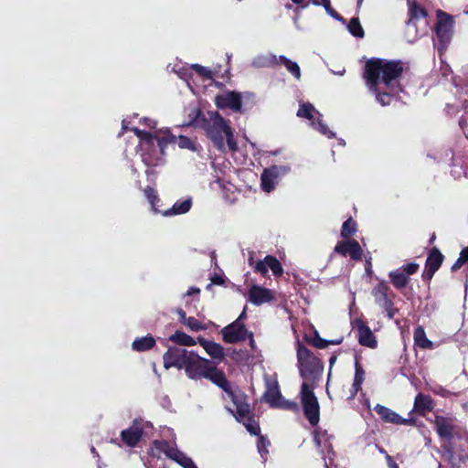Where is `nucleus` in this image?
Masks as SVG:
<instances>
[{
  "instance_id": "nucleus-1",
  "label": "nucleus",
  "mask_w": 468,
  "mask_h": 468,
  "mask_svg": "<svg viewBox=\"0 0 468 468\" xmlns=\"http://www.w3.org/2000/svg\"><path fill=\"white\" fill-rule=\"evenodd\" d=\"M400 62L372 58L366 64L364 77L367 85L382 106L391 103L392 98L401 91L398 78L402 74Z\"/></svg>"
},
{
  "instance_id": "nucleus-2",
  "label": "nucleus",
  "mask_w": 468,
  "mask_h": 468,
  "mask_svg": "<svg viewBox=\"0 0 468 468\" xmlns=\"http://www.w3.org/2000/svg\"><path fill=\"white\" fill-rule=\"evenodd\" d=\"M198 122L207 137L218 151L225 153L227 150H238L231 126L218 112H207Z\"/></svg>"
},
{
  "instance_id": "nucleus-3",
  "label": "nucleus",
  "mask_w": 468,
  "mask_h": 468,
  "mask_svg": "<svg viewBox=\"0 0 468 468\" xmlns=\"http://www.w3.org/2000/svg\"><path fill=\"white\" fill-rule=\"evenodd\" d=\"M134 133L140 138V149L142 160L147 166H158L165 162V148L168 144L170 132L168 129H159L154 133L132 128Z\"/></svg>"
},
{
  "instance_id": "nucleus-4",
  "label": "nucleus",
  "mask_w": 468,
  "mask_h": 468,
  "mask_svg": "<svg viewBox=\"0 0 468 468\" xmlns=\"http://www.w3.org/2000/svg\"><path fill=\"white\" fill-rule=\"evenodd\" d=\"M186 376L194 380L201 378L209 379L212 383L222 388L225 392L229 391V382L225 374L218 370L213 362L200 357L193 353L185 368Z\"/></svg>"
},
{
  "instance_id": "nucleus-5",
  "label": "nucleus",
  "mask_w": 468,
  "mask_h": 468,
  "mask_svg": "<svg viewBox=\"0 0 468 468\" xmlns=\"http://www.w3.org/2000/svg\"><path fill=\"white\" fill-rule=\"evenodd\" d=\"M297 361L300 376L303 379V383L309 382L311 385H315L323 372L321 361L301 344H298L297 347Z\"/></svg>"
},
{
  "instance_id": "nucleus-6",
  "label": "nucleus",
  "mask_w": 468,
  "mask_h": 468,
  "mask_svg": "<svg viewBox=\"0 0 468 468\" xmlns=\"http://www.w3.org/2000/svg\"><path fill=\"white\" fill-rule=\"evenodd\" d=\"M314 385H311L309 382L303 383L300 396L305 417L310 424L316 425L320 419V408L318 399L314 393Z\"/></svg>"
},
{
  "instance_id": "nucleus-7",
  "label": "nucleus",
  "mask_w": 468,
  "mask_h": 468,
  "mask_svg": "<svg viewBox=\"0 0 468 468\" xmlns=\"http://www.w3.org/2000/svg\"><path fill=\"white\" fill-rule=\"evenodd\" d=\"M297 116L306 118L311 121V125L323 135L328 138H334L335 133L332 132L321 120L322 115L311 103H302L297 112Z\"/></svg>"
},
{
  "instance_id": "nucleus-8",
  "label": "nucleus",
  "mask_w": 468,
  "mask_h": 468,
  "mask_svg": "<svg viewBox=\"0 0 468 468\" xmlns=\"http://www.w3.org/2000/svg\"><path fill=\"white\" fill-rule=\"evenodd\" d=\"M266 386L267 388L263 398L271 407L292 410H297V404L295 402L285 400L282 398L277 381H267Z\"/></svg>"
},
{
  "instance_id": "nucleus-9",
  "label": "nucleus",
  "mask_w": 468,
  "mask_h": 468,
  "mask_svg": "<svg viewBox=\"0 0 468 468\" xmlns=\"http://www.w3.org/2000/svg\"><path fill=\"white\" fill-rule=\"evenodd\" d=\"M193 353L178 346L169 347L163 356L164 367L166 369L173 367L185 369Z\"/></svg>"
},
{
  "instance_id": "nucleus-10",
  "label": "nucleus",
  "mask_w": 468,
  "mask_h": 468,
  "mask_svg": "<svg viewBox=\"0 0 468 468\" xmlns=\"http://www.w3.org/2000/svg\"><path fill=\"white\" fill-rule=\"evenodd\" d=\"M223 339L225 342L233 344L240 341H244L247 337L250 338V346H253L254 340L252 333L249 332L243 323L239 321H234L230 324L225 326L221 330Z\"/></svg>"
},
{
  "instance_id": "nucleus-11",
  "label": "nucleus",
  "mask_w": 468,
  "mask_h": 468,
  "mask_svg": "<svg viewBox=\"0 0 468 468\" xmlns=\"http://www.w3.org/2000/svg\"><path fill=\"white\" fill-rule=\"evenodd\" d=\"M289 171L290 167L287 165H272L265 168L261 176L262 190L268 193L274 190L281 177Z\"/></svg>"
},
{
  "instance_id": "nucleus-12",
  "label": "nucleus",
  "mask_w": 468,
  "mask_h": 468,
  "mask_svg": "<svg viewBox=\"0 0 468 468\" xmlns=\"http://www.w3.org/2000/svg\"><path fill=\"white\" fill-rule=\"evenodd\" d=\"M453 19L447 14L439 11L438 22L436 25V35L440 41L439 49H444L452 37Z\"/></svg>"
},
{
  "instance_id": "nucleus-13",
  "label": "nucleus",
  "mask_w": 468,
  "mask_h": 468,
  "mask_svg": "<svg viewBox=\"0 0 468 468\" xmlns=\"http://www.w3.org/2000/svg\"><path fill=\"white\" fill-rule=\"evenodd\" d=\"M150 424L143 420H134L133 425L121 432L122 441L129 447H134L141 441L144 431Z\"/></svg>"
},
{
  "instance_id": "nucleus-14",
  "label": "nucleus",
  "mask_w": 468,
  "mask_h": 468,
  "mask_svg": "<svg viewBox=\"0 0 468 468\" xmlns=\"http://www.w3.org/2000/svg\"><path fill=\"white\" fill-rule=\"evenodd\" d=\"M155 445L163 450L166 456L176 461L183 468H197L191 458L186 456L184 452L172 447L166 441H156Z\"/></svg>"
},
{
  "instance_id": "nucleus-15",
  "label": "nucleus",
  "mask_w": 468,
  "mask_h": 468,
  "mask_svg": "<svg viewBox=\"0 0 468 468\" xmlns=\"http://www.w3.org/2000/svg\"><path fill=\"white\" fill-rule=\"evenodd\" d=\"M215 102L218 108H229L234 112H240L242 105L241 95L236 91H225L217 95Z\"/></svg>"
},
{
  "instance_id": "nucleus-16",
  "label": "nucleus",
  "mask_w": 468,
  "mask_h": 468,
  "mask_svg": "<svg viewBox=\"0 0 468 468\" xmlns=\"http://www.w3.org/2000/svg\"><path fill=\"white\" fill-rule=\"evenodd\" d=\"M434 425L438 435L441 438L452 440L455 428V420L451 417L437 415L434 419Z\"/></svg>"
},
{
  "instance_id": "nucleus-17",
  "label": "nucleus",
  "mask_w": 468,
  "mask_h": 468,
  "mask_svg": "<svg viewBox=\"0 0 468 468\" xmlns=\"http://www.w3.org/2000/svg\"><path fill=\"white\" fill-rule=\"evenodd\" d=\"M372 295L374 296L375 303L381 308L387 305L390 301H393L395 296L385 281L379 282L372 289Z\"/></svg>"
},
{
  "instance_id": "nucleus-18",
  "label": "nucleus",
  "mask_w": 468,
  "mask_h": 468,
  "mask_svg": "<svg viewBox=\"0 0 468 468\" xmlns=\"http://www.w3.org/2000/svg\"><path fill=\"white\" fill-rule=\"evenodd\" d=\"M375 410L386 422L401 425H411L414 422L412 419L402 418L395 411L379 404L375 407Z\"/></svg>"
},
{
  "instance_id": "nucleus-19",
  "label": "nucleus",
  "mask_w": 468,
  "mask_h": 468,
  "mask_svg": "<svg viewBox=\"0 0 468 468\" xmlns=\"http://www.w3.org/2000/svg\"><path fill=\"white\" fill-rule=\"evenodd\" d=\"M356 326L357 328L359 344L370 348H375L377 346V340L370 328L362 321H357Z\"/></svg>"
},
{
  "instance_id": "nucleus-20",
  "label": "nucleus",
  "mask_w": 468,
  "mask_h": 468,
  "mask_svg": "<svg viewBox=\"0 0 468 468\" xmlns=\"http://www.w3.org/2000/svg\"><path fill=\"white\" fill-rule=\"evenodd\" d=\"M250 301L256 305L268 303L272 299L271 291L258 285H253L249 292Z\"/></svg>"
},
{
  "instance_id": "nucleus-21",
  "label": "nucleus",
  "mask_w": 468,
  "mask_h": 468,
  "mask_svg": "<svg viewBox=\"0 0 468 468\" xmlns=\"http://www.w3.org/2000/svg\"><path fill=\"white\" fill-rule=\"evenodd\" d=\"M334 439L333 435L328 434L327 431L316 430L314 431V442L318 448L322 450V452L326 450L328 453L333 452V445L332 440Z\"/></svg>"
},
{
  "instance_id": "nucleus-22",
  "label": "nucleus",
  "mask_w": 468,
  "mask_h": 468,
  "mask_svg": "<svg viewBox=\"0 0 468 468\" xmlns=\"http://www.w3.org/2000/svg\"><path fill=\"white\" fill-rule=\"evenodd\" d=\"M426 12L423 8L413 5L410 8V19L407 23V30L413 31L417 28L418 21H423L426 24L425 20Z\"/></svg>"
},
{
  "instance_id": "nucleus-23",
  "label": "nucleus",
  "mask_w": 468,
  "mask_h": 468,
  "mask_svg": "<svg viewBox=\"0 0 468 468\" xmlns=\"http://www.w3.org/2000/svg\"><path fill=\"white\" fill-rule=\"evenodd\" d=\"M192 207V198L187 197L184 200L176 201L173 207L162 212L165 217H171L176 215H182L187 213Z\"/></svg>"
},
{
  "instance_id": "nucleus-24",
  "label": "nucleus",
  "mask_w": 468,
  "mask_h": 468,
  "mask_svg": "<svg viewBox=\"0 0 468 468\" xmlns=\"http://www.w3.org/2000/svg\"><path fill=\"white\" fill-rule=\"evenodd\" d=\"M279 58L272 53L261 54L252 60L255 68H271L279 65Z\"/></svg>"
},
{
  "instance_id": "nucleus-25",
  "label": "nucleus",
  "mask_w": 468,
  "mask_h": 468,
  "mask_svg": "<svg viewBox=\"0 0 468 468\" xmlns=\"http://www.w3.org/2000/svg\"><path fill=\"white\" fill-rule=\"evenodd\" d=\"M199 343L211 357L220 359L224 356V349L219 344L204 339H199Z\"/></svg>"
},
{
  "instance_id": "nucleus-26",
  "label": "nucleus",
  "mask_w": 468,
  "mask_h": 468,
  "mask_svg": "<svg viewBox=\"0 0 468 468\" xmlns=\"http://www.w3.org/2000/svg\"><path fill=\"white\" fill-rule=\"evenodd\" d=\"M443 261V255L436 248H433L426 261L427 268H431V272L435 273L441 267Z\"/></svg>"
},
{
  "instance_id": "nucleus-27",
  "label": "nucleus",
  "mask_w": 468,
  "mask_h": 468,
  "mask_svg": "<svg viewBox=\"0 0 468 468\" xmlns=\"http://www.w3.org/2000/svg\"><path fill=\"white\" fill-rule=\"evenodd\" d=\"M154 345V338L148 335L140 338H136L132 344V348L137 352H144L151 349Z\"/></svg>"
},
{
  "instance_id": "nucleus-28",
  "label": "nucleus",
  "mask_w": 468,
  "mask_h": 468,
  "mask_svg": "<svg viewBox=\"0 0 468 468\" xmlns=\"http://www.w3.org/2000/svg\"><path fill=\"white\" fill-rule=\"evenodd\" d=\"M432 409V401L430 397L418 394L414 400V410L423 415L426 411H430Z\"/></svg>"
},
{
  "instance_id": "nucleus-29",
  "label": "nucleus",
  "mask_w": 468,
  "mask_h": 468,
  "mask_svg": "<svg viewBox=\"0 0 468 468\" xmlns=\"http://www.w3.org/2000/svg\"><path fill=\"white\" fill-rule=\"evenodd\" d=\"M231 398L232 401L236 405L237 415H235L236 419L240 421L241 418H245L249 413V405L243 403L238 396H235L229 387V391L226 392Z\"/></svg>"
},
{
  "instance_id": "nucleus-30",
  "label": "nucleus",
  "mask_w": 468,
  "mask_h": 468,
  "mask_svg": "<svg viewBox=\"0 0 468 468\" xmlns=\"http://www.w3.org/2000/svg\"><path fill=\"white\" fill-rule=\"evenodd\" d=\"M390 282L397 289H403L409 282V277L401 271H392L388 274Z\"/></svg>"
},
{
  "instance_id": "nucleus-31",
  "label": "nucleus",
  "mask_w": 468,
  "mask_h": 468,
  "mask_svg": "<svg viewBox=\"0 0 468 468\" xmlns=\"http://www.w3.org/2000/svg\"><path fill=\"white\" fill-rule=\"evenodd\" d=\"M365 380V371L358 362H356V372L354 378V383L350 390L351 398H354L358 390L361 388V385Z\"/></svg>"
},
{
  "instance_id": "nucleus-32",
  "label": "nucleus",
  "mask_w": 468,
  "mask_h": 468,
  "mask_svg": "<svg viewBox=\"0 0 468 468\" xmlns=\"http://www.w3.org/2000/svg\"><path fill=\"white\" fill-rule=\"evenodd\" d=\"M169 340L185 346H193L196 345L195 339L182 331H176L169 337Z\"/></svg>"
},
{
  "instance_id": "nucleus-33",
  "label": "nucleus",
  "mask_w": 468,
  "mask_h": 468,
  "mask_svg": "<svg viewBox=\"0 0 468 468\" xmlns=\"http://www.w3.org/2000/svg\"><path fill=\"white\" fill-rule=\"evenodd\" d=\"M278 60L279 64H282L297 80H300L301 69L296 62L292 61L291 59L287 58L284 56H280Z\"/></svg>"
},
{
  "instance_id": "nucleus-34",
  "label": "nucleus",
  "mask_w": 468,
  "mask_h": 468,
  "mask_svg": "<svg viewBox=\"0 0 468 468\" xmlns=\"http://www.w3.org/2000/svg\"><path fill=\"white\" fill-rule=\"evenodd\" d=\"M170 137H173V139L168 140V144H176L181 149H188L193 152H196L197 150L196 144L186 136L180 135L176 137L170 133Z\"/></svg>"
},
{
  "instance_id": "nucleus-35",
  "label": "nucleus",
  "mask_w": 468,
  "mask_h": 468,
  "mask_svg": "<svg viewBox=\"0 0 468 468\" xmlns=\"http://www.w3.org/2000/svg\"><path fill=\"white\" fill-rule=\"evenodd\" d=\"M414 341L415 344L421 348H430L432 346V343L426 337L425 331L421 326L415 329Z\"/></svg>"
},
{
  "instance_id": "nucleus-36",
  "label": "nucleus",
  "mask_w": 468,
  "mask_h": 468,
  "mask_svg": "<svg viewBox=\"0 0 468 468\" xmlns=\"http://www.w3.org/2000/svg\"><path fill=\"white\" fill-rule=\"evenodd\" d=\"M144 196L151 204L153 211L154 213H158L159 209L157 208V205L160 202V198L158 197L156 191L148 186L144 189Z\"/></svg>"
},
{
  "instance_id": "nucleus-37",
  "label": "nucleus",
  "mask_w": 468,
  "mask_h": 468,
  "mask_svg": "<svg viewBox=\"0 0 468 468\" xmlns=\"http://www.w3.org/2000/svg\"><path fill=\"white\" fill-rule=\"evenodd\" d=\"M348 31L354 37H363L365 33L362 26L360 25L359 19L357 17H353L348 24Z\"/></svg>"
},
{
  "instance_id": "nucleus-38",
  "label": "nucleus",
  "mask_w": 468,
  "mask_h": 468,
  "mask_svg": "<svg viewBox=\"0 0 468 468\" xmlns=\"http://www.w3.org/2000/svg\"><path fill=\"white\" fill-rule=\"evenodd\" d=\"M348 254L353 260H360L362 257V249L358 242L355 239L349 240Z\"/></svg>"
},
{
  "instance_id": "nucleus-39",
  "label": "nucleus",
  "mask_w": 468,
  "mask_h": 468,
  "mask_svg": "<svg viewBox=\"0 0 468 468\" xmlns=\"http://www.w3.org/2000/svg\"><path fill=\"white\" fill-rule=\"evenodd\" d=\"M266 262L268 263L269 269L271 270L274 275L278 276L282 273V267L276 258L272 256H266Z\"/></svg>"
},
{
  "instance_id": "nucleus-40",
  "label": "nucleus",
  "mask_w": 468,
  "mask_h": 468,
  "mask_svg": "<svg viewBox=\"0 0 468 468\" xmlns=\"http://www.w3.org/2000/svg\"><path fill=\"white\" fill-rule=\"evenodd\" d=\"M356 222L349 218L343 223L341 235L343 238H347L356 232Z\"/></svg>"
},
{
  "instance_id": "nucleus-41",
  "label": "nucleus",
  "mask_w": 468,
  "mask_h": 468,
  "mask_svg": "<svg viewBox=\"0 0 468 468\" xmlns=\"http://www.w3.org/2000/svg\"><path fill=\"white\" fill-rule=\"evenodd\" d=\"M271 445V442L269 440H267L265 437L261 436L257 442V448L258 452L261 454V458L265 460V456L268 454L269 451L268 448Z\"/></svg>"
},
{
  "instance_id": "nucleus-42",
  "label": "nucleus",
  "mask_w": 468,
  "mask_h": 468,
  "mask_svg": "<svg viewBox=\"0 0 468 468\" xmlns=\"http://www.w3.org/2000/svg\"><path fill=\"white\" fill-rule=\"evenodd\" d=\"M184 324H186L190 330L194 332H198L207 329V326L204 325L198 320H197L195 317H188Z\"/></svg>"
},
{
  "instance_id": "nucleus-43",
  "label": "nucleus",
  "mask_w": 468,
  "mask_h": 468,
  "mask_svg": "<svg viewBox=\"0 0 468 468\" xmlns=\"http://www.w3.org/2000/svg\"><path fill=\"white\" fill-rule=\"evenodd\" d=\"M244 425L247 429V431L252 434V435H258L259 432H260V426L259 424L251 420V419H248L246 422H244Z\"/></svg>"
},
{
  "instance_id": "nucleus-44",
  "label": "nucleus",
  "mask_w": 468,
  "mask_h": 468,
  "mask_svg": "<svg viewBox=\"0 0 468 468\" xmlns=\"http://www.w3.org/2000/svg\"><path fill=\"white\" fill-rule=\"evenodd\" d=\"M254 270L257 272L262 274L263 276H266L269 270L268 263L266 262V258L263 261H256L254 265Z\"/></svg>"
},
{
  "instance_id": "nucleus-45",
  "label": "nucleus",
  "mask_w": 468,
  "mask_h": 468,
  "mask_svg": "<svg viewBox=\"0 0 468 468\" xmlns=\"http://www.w3.org/2000/svg\"><path fill=\"white\" fill-rule=\"evenodd\" d=\"M382 309L389 319H392L399 312V310L394 306L393 301L388 303L387 305L382 307Z\"/></svg>"
},
{
  "instance_id": "nucleus-46",
  "label": "nucleus",
  "mask_w": 468,
  "mask_h": 468,
  "mask_svg": "<svg viewBox=\"0 0 468 468\" xmlns=\"http://www.w3.org/2000/svg\"><path fill=\"white\" fill-rule=\"evenodd\" d=\"M192 69H194L199 75L205 77L206 79H212L211 71L198 64L192 65Z\"/></svg>"
},
{
  "instance_id": "nucleus-47",
  "label": "nucleus",
  "mask_w": 468,
  "mask_h": 468,
  "mask_svg": "<svg viewBox=\"0 0 468 468\" xmlns=\"http://www.w3.org/2000/svg\"><path fill=\"white\" fill-rule=\"evenodd\" d=\"M312 344L317 348H325L329 345V342L321 338L315 332L314 336L312 339Z\"/></svg>"
},
{
  "instance_id": "nucleus-48",
  "label": "nucleus",
  "mask_w": 468,
  "mask_h": 468,
  "mask_svg": "<svg viewBox=\"0 0 468 468\" xmlns=\"http://www.w3.org/2000/svg\"><path fill=\"white\" fill-rule=\"evenodd\" d=\"M326 11V13L331 16L332 17L337 19V20H342V16H340L337 12L332 8L331 6V3H330V0H327L326 2L323 3L322 4Z\"/></svg>"
},
{
  "instance_id": "nucleus-49",
  "label": "nucleus",
  "mask_w": 468,
  "mask_h": 468,
  "mask_svg": "<svg viewBox=\"0 0 468 468\" xmlns=\"http://www.w3.org/2000/svg\"><path fill=\"white\" fill-rule=\"evenodd\" d=\"M402 269L403 270H401V271L407 276H409V275L414 274L418 271L419 265L417 263L411 262V263L404 265Z\"/></svg>"
},
{
  "instance_id": "nucleus-50",
  "label": "nucleus",
  "mask_w": 468,
  "mask_h": 468,
  "mask_svg": "<svg viewBox=\"0 0 468 468\" xmlns=\"http://www.w3.org/2000/svg\"><path fill=\"white\" fill-rule=\"evenodd\" d=\"M348 250H349V240L346 242H340L335 248V250L336 252L343 254V255H346L348 253Z\"/></svg>"
},
{
  "instance_id": "nucleus-51",
  "label": "nucleus",
  "mask_w": 468,
  "mask_h": 468,
  "mask_svg": "<svg viewBox=\"0 0 468 468\" xmlns=\"http://www.w3.org/2000/svg\"><path fill=\"white\" fill-rule=\"evenodd\" d=\"M141 122L148 126L150 129H155L156 128V122L151 118H143L141 120Z\"/></svg>"
},
{
  "instance_id": "nucleus-52",
  "label": "nucleus",
  "mask_w": 468,
  "mask_h": 468,
  "mask_svg": "<svg viewBox=\"0 0 468 468\" xmlns=\"http://www.w3.org/2000/svg\"><path fill=\"white\" fill-rule=\"evenodd\" d=\"M464 263H465V261H463V259L459 256L457 261L452 266V271H455L459 270Z\"/></svg>"
},
{
  "instance_id": "nucleus-53",
  "label": "nucleus",
  "mask_w": 468,
  "mask_h": 468,
  "mask_svg": "<svg viewBox=\"0 0 468 468\" xmlns=\"http://www.w3.org/2000/svg\"><path fill=\"white\" fill-rule=\"evenodd\" d=\"M176 313H177V314H178V316H179V320H180V322H181V323H183V324H185V323L186 322L187 318H188V317L186 316V312H185V311H183L182 309H178V310L176 311Z\"/></svg>"
},
{
  "instance_id": "nucleus-54",
  "label": "nucleus",
  "mask_w": 468,
  "mask_h": 468,
  "mask_svg": "<svg viewBox=\"0 0 468 468\" xmlns=\"http://www.w3.org/2000/svg\"><path fill=\"white\" fill-rule=\"evenodd\" d=\"M386 460H387L388 468H399V465L392 460L390 455L386 454Z\"/></svg>"
},
{
  "instance_id": "nucleus-55",
  "label": "nucleus",
  "mask_w": 468,
  "mask_h": 468,
  "mask_svg": "<svg viewBox=\"0 0 468 468\" xmlns=\"http://www.w3.org/2000/svg\"><path fill=\"white\" fill-rule=\"evenodd\" d=\"M295 13H296V16L294 17L293 19V23L295 25V27H297V29H301L300 26H299V15H300V7H297L295 9Z\"/></svg>"
},
{
  "instance_id": "nucleus-56",
  "label": "nucleus",
  "mask_w": 468,
  "mask_h": 468,
  "mask_svg": "<svg viewBox=\"0 0 468 468\" xmlns=\"http://www.w3.org/2000/svg\"><path fill=\"white\" fill-rule=\"evenodd\" d=\"M199 292H200V290L198 288L191 287V288L188 289V291L186 292L185 295L190 296V295H192L194 293H199Z\"/></svg>"
},
{
  "instance_id": "nucleus-57",
  "label": "nucleus",
  "mask_w": 468,
  "mask_h": 468,
  "mask_svg": "<svg viewBox=\"0 0 468 468\" xmlns=\"http://www.w3.org/2000/svg\"><path fill=\"white\" fill-rule=\"evenodd\" d=\"M460 257L463 258L465 262H468V247L461 251Z\"/></svg>"
},
{
  "instance_id": "nucleus-58",
  "label": "nucleus",
  "mask_w": 468,
  "mask_h": 468,
  "mask_svg": "<svg viewBox=\"0 0 468 468\" xmlns=\"http://www.w3.org/2000/svg\"><path fill=\"white\" fill-rule=\"evenodd\" d=\"M211 281H212V283L218 284V285H220V284H222L224 282L223 279L221 277H219V276L213 277L211 279Z\"/></svg>"
},
{
  "instance_id": "nucleus-59",
  "label": "nucleus",
  "mask_w": 468,
  "mask_h": 468,
  "mask_svg": "<svg viewBox=\"0 0 468 468\" xmlns=\"http://www.w3.org/2000/svg\"><path fill=\"white\" fill-rule=\"evenodd\" d=\"M246 308L243 309L242 313L239 314V316L235 321H239V323H243L242 321L246 318Z\"/></svg>"
},
{
  "instance_id": "nucleus-60",
  "label": "nucleus",
  "mask_w": 468,
  "mask_h": 468,
  "mask_svg": "<svg viewBox=\"0 0 468 468\" xmlns=\"http://www.w3.org/2000/svg\"><path fill=\"white\" fill-rule=\"evenodd\" d=\"M248 261H249L250 266L254 268V265H255L256 262L254 261L253 253L252 252H250V256Z\"/></svg>"
},
{
  "instance_id": "nucleus-61",
  "label": "nucleus",
  "mask_w": 468,
  "mask_h": 468,
  "mask_svg": "<svg viewBox=\"0 0 468 468\" xmlns=\"http://www.w3.org/2000/svg\"><path fill=\"white\" fill-rule=\"evenodd\" d=\"M343 341V338H339V339H335V340H331V341H328L329 342V345H340Z\"/></svg>"
},
{
  "instance_id": "nucleus-62",
  "label": "nucleus",
  "mask_w": 468,
  "mask_h": 468,
  "mask_svg": "<svg viewBox=\"0 0 468 468\" xmlns=\"http://www.w3.org/2000/svg\"><path fill=\"white\" fill-rule=\"evenodd\" d=\"M425 275H426V277H427L428 279H431V278H432V276L434 275V273H431V268H427V271H426V274H425Z\"/></svg>"
},
{
  "instance_id": "nucleus-63",
  "label": "nucleus",
  "mask_w": 468,
  "mask_h": 468,
  "mask_svg": "<svg viewBox=\"0 0 468 468\" xmlns=\"http://www.w3.org/2000/svg\"><path fill=\"white\" fill-rule=\"evenodd\" d=\"M310 2H311L313 5H322V2H321V1H319V0H311Z\"/></svg>"
},
{
  "instance_id": "nucleus-64",
  "label": "nucleus",
  "mask_w": 468,
  "mask_h": 468,
  "mask_svg": "<svg viewBox=\"0 0 468 468\" xmlns=\"http://www.w3.org/2000/svg\"><path fill=\"white\" fill-rule=\"evenodd\" d=\"M459 122H460V126H461L462 128H463V126H464V125H466V121H465V120H463V119H461Z\"/></svg>"
}]
</instances>
